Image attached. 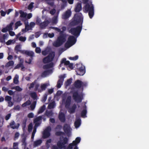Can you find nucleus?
Listing matches in <instances>:
<instances>
[{"instance_id":"nucleus-61","label":"nucleus","mask_w":149,"mask_h":149,"mask_svg":"<svg viewBox=\"0 0 149 149\" xmlns=\"http://www.w3.org/2000/svg\"><path fill=\"white\" fill-rule=\"evenodd\" d=\"M20 107L18 105L14 106L13 108L14 110L18 111H19L20 110Z\"/></svg>"},{"instance_id":"nucleus-56","label":"nucleus","mask_w":149,"mask_h":149,"mask_svg":"<svg viewBox=\"0 0 149 149\" xmlns=\"http://www.w3.org/2000/svg\"><path fill=\"white\" fill-rule=\"evenodd\" d=\"M22 65V62H21V63H19L17 64L15 67L14 69H18L19 68H20L21 65Z\"/></svg>"},{"instance_id":"nucleus-58","label":"nucleus","mask_w":149,"mask_h":149,"mask_svg":"<svg viewBox=\"0 0 149 149\" xmlns=\"http://www.w3.org/2000/svg\"><path fill=\"white\" fill-rule=\"evenodd\" d=\"M66 5H67L66 3H63L61 4V9H64L65 8V7H66Z\"/></svg>"},{"instance_id":"nucleus-2","label":"nucleus","mask_w":149,"mask_h":149,"mask_svg":"<svg viewBox=\"0 0 149 149\" xmlns=\"http://www.w3.org/2000/svg\"><path fill=\"white\" fill-rule=\"evenodd\" d=\"M60 35L58 37L56 40L53 43V45L55 47H58L61 46L66 41L65 37L63 34V31L59 32Z\"/></svg>"},{"instance_id":"nucleus-54","label":"nucleus","mask_w":149,"mask_h":149,"mask_svg":"<svg viewBox=\"0 0 149 149\" xmlns=\"http://www.w3.org/2000/svg\"><path fill=\"white\" fill-rule=\"evenodd\" d=\"M33 128V126L31 123H30L28 126V131L29 132H31Z\"/></svg>"},{"instance_id":"nucleus-33","label":"nucleus","mask_w":149,"mask_h":149,"mask_svg":"<svg viewBox=\"0 0 149 149\" xmlns=\"http://www.w3.org/2000/svg\"><path fill=\"white\" fill-rule=\"evenodd\" d=\"M42 142V141L41 139L37 140L34 142V146H37L40 145Z\"/></svg>"},{"instance_id":"nucleus-21","label":"nucleus","mask_w":149,"mask_h":149,"mask_svg":"<svg viewBox=\"0 0 149 149\" xmlns=\"http://www.w3.org/2000/svg\"><path fill=\"white\" fill-rule=\"evenodd\" d=\"M68 41L73 45L76 42V39L74 36H70L68 38Z\"/></svg>"},{"instance_id":"nucleus-42","label":"nucleus","mask_w":149,"mask_h":149,"mask_svg":"<svg viewBox=\"0 0 149 149\" xmlns=\"http://www.w3.org/2000/svg\"><path fill=\"white\" fill-rule=\"evenodd\" d=\"M36 104V101H34L30 105V108L31 110H33L35 108Z\"/></svg>"},{"instance_id":"nucleus-60","label":"nucleus","mask_w":149,"mask_h":149,"mask_svg":"<svg viewBox=\"0 0 149 149\" xmlns=\"http://www.w3.org/2000/svg\"><path fill=\"white\" fill-rule=\"evenodd\" d=\"M11 116L10 113H8L5 116V119L6 120H7L9 119Z\"/></svg>"},{"instance_id":"nucleus-4","label":"nucleus","mask_w":149,"mask_h":149,"mask_svg":"<svg viewBox=\"0 0 149 149\" xmlns=\"http://www.w3.org/2000/svg\"><path fill=\"white\" fill-rule=\"evenodd\" d=\"M62 138H63V140H61V136L60 138V140L57 143V146L60 149H65L66 148L65 145L68 143V139L66 137H63L62 136Z\"/></svg>"},{"instance_id":"nucleus-22","label":"nucleus","mask_w":149,"mask_h":149,"mask_svg":"<svg viewBox=\"0 0 149 149\" xmlns=\"http://www.w3.org/2000/svg\"><path fill=\"white\" fill-rule=\"evenodd\" d=\"M49 24V22L48 20L42 22H41L39 25L41 29H43L45 28Z\"/></svg>"},{"instance_id":"nucleus-37","label":"nucleus","mask_w":149,"mask_h":149,"mask_svg":"<svg viewBox=\"0 0 149 149\" xmlns=\"http://www.w3.org/2000/svg\"><path fill=\"white\" fill-rule=\"evenodd\" d=\"M72 78H70L69 79H68L65 83V86H67L70 85L72 83Z\"/></svg>"},{"instance_id":"nucleus-14","label":"nucleus","mask_w":149,"mask_h":149,"mask_svg":"<svg viewBox=\"0 0 149 149\" xmlns=\"http://www.w3.org/2000/svg\"><path fill=\"white\" fill-rule=\"evenodd\" d=\"M19 123L16 124L14 120H12L10 123V127L13 129H18L19 126Z\"/></svg>"},{"instance_id":"nucleus-13","label":"nucleus","mask_w":149,"mask_h":149,"mask_svg":"<svg viewBox=\"0 0 149 149\" xmlns=\"http://www.w3.org/2000/svg\"><path fill=\"white\" fill-rule=\"evenodd\" d=\"M13 24V22H11L9 25H8L6 26L3 28L1 30V31L3 33L6 32L8 30H13L12 26Z\"/></svg>"},{"instance_id":"nucleus-62","label":"nucleus","mask_w":149,"mask_h":149,"mask_svg":"<svg viewBox=\"0 0 149 149\" xmlns=\"http://www.w3.org/2000/svg\"><path fill=\"white\" fill-rule=\"evenodd\" d=\"M36 24L39 25L41 23V20L40 18H37L36 20Z\"/></svg>"},{"instance_id":"nucleus-40","label":"nucleus","mask_w":149,"mask_h":149,"mask_svg":"<svg viewBox=\"0 0 149 149\" xmlns=\"http://www.w3.org/2000/svg\"><path fill=\"white\" fill-rule=\"evenodd\" d=\"M22 24L21 22L20 21H18L16 22L15 24V29H17L19 26H20L22 25Z\"/></svg>"},{"instance_id":"nucleus-26","label":"nucleus","mask_w":149,"mask_h":149,"mask_svg":"<svg viewBox=\"0 0 149 149\" xmlns=\"http://www.w3.org/2000/svg\"><path fill=\"white\" fill-rule=\"evenodd\" d=\"M22 54H25L31 57L33 56L34 55V53L33 52L29 51L27 50H24L23 53Z\"/></svg>"},{"instance_id":"nucleus-16","label":"nucleus","mask_w":149,"mask_h":149,"mask_svg":"<svg viewBox=\"0 0 149 149\" xmlns=\"http://www.w3.org/2000/svg\"><path fill=\"white\" fill-rule=\"evenodd\" d=\"M71 102V97L70 96L68 97L65 103V107L66 108H69Z\"/></svg>"},{"instance_id":"nucleus-23","label":"nucleus","mask_w":149,"mask_h":149,"mask_svg":"<svg viewBox=\"0 0 149 149\" xmlns=\"http://www.w3.org/2000/svg\"><path fill=\"white\" fill-rule=\"evenodd\" d=\"M21 47L20 45H16L15 48V50L16 52V53L18 54V52H19L21 54L23 53V51L21 50Z\"/></svg>"},{"instance_id":"nucleus-12","label":"nucleus","mask_w":149,"mask_h":149,"mask_svg":"<svg viewBox=\"0 0 149 149\" xmlns=\"http://www.w3.org/2000/svg\"><path fill=\"white\" fill-rule=\"evenodd\" d=\"M63 130L68 136L70 135V127L69 125L67 124H65L63 125Z\"/></svg>"},{"instance_id":"nucleus-30","label":"nucleus","mask_w":149,"mask_h":149,"mask_svg":"<svg viewBox=\"0 0 149 149\" xmlns=\"http://www.w3.org/2000/svg\"><path fill=\"white\" fill-rule=\"evenodd\" d=\"M30 95L31 97L34 100L37 99L38 96L35 92H33L30 93Z\"/></svg>"},{"instance_id":"nucleus-34","label":"nucleus","mask_w":149,"mask_h":149,"mask_svg":"<svg viewBox=\"0 0 149 149\" xmlns=\"http://www.w3.org/2000/svg\"><path fill=\"white\" fill-rule=\"evenodd\" d=\"M45 109V105H43L39 109L38 111V113L40 114L42 113Z\"/></svg>"},{"instance_id":"nucleus-3","label":"nucleus","mask_w":149,"mask_h":149,"mask_svg":"<svg viewBox=\"0 0 149 149\" xmlns=\"http://www.w3.org/2000/svg\"><path fill=\"white\" fill-rule=\"evenodd\" d=\"M84 9L86 13L88 12L90 18H92L94 14V7L92 2L87 3L84 6Z\"/></svg>"},{"instance_id":"nucleus-8","label":"nucleus","mask_w":149,"mask_h":149,"mask_svg":"<svg viewBox=\"0 0 149 149\" xmlns=\"http://www.w3.org/2000/svg\"><path fill=\"white\" fill-rule=\"evenodd\" d=\"M72 98L75 101L77 102H81L83 99V96L82 95H79L77 91L73 93Z\"/></svg>"},{"instance_id":"nucleus-19","label":"nucleus","mask_w":149,"mask_h":149,"mask_svg":"<svg viewBox=\"0 0 149 149\" xmlns=\"http://www.w3.org/2000/svg\"><path fill=\"white\" fill-rule=\"evenodd\" d=\"M58 118L61 122L64 123L65 121V115L63 112H61L59 113L58 116Z\"/></svg>"},{"instance_id":"nucleus-29","label":"nucleus","mask_w":149,"mask_h":149,"mask_svg":"<svg viewBox=\"0 0 149 149\" xmlns=\"http://www.w3.org/2000/svg\"><path fill=\"white\" fill-rule=\"evenodd\" d=\"M81 124V120L79 118L77 119L75 122L74 123L75 127L77 128L79 127Z\"/></svg>"},{"instance_id":"nucleus-64","label":"nucleus","mask_w":149,"mask_h":149,"mask_svg":"<svg viewBox=\"0 0 149 149\" xmlns=\"http://www.w3.org/2000/svg\"><path fill=\"white\" fill-rule=\"evenodd\" d=\"M8 102V106L9 107H12L14 104V103L13 102H11V101Z\"/></svg>"},{"instance_id":"nucleus-10","label":"nucleus","mask_w":149,"mask_h":149,"mask_svg":"<svg viewBox=\"0 0 149 149\" xmlns=\"http://www.w3.org/2000/svg\"><path fill=\"white\" fill-rule=\"evenodd\" d=\"M51 129L50 127H48L44 131L42 134V137L46 139L49 137L50 135V132Z\"/></svg>"},{"instance_id":"nucleus-59","label":"nucleus","mask_w":149,"mask_h":149,"mask_svg":"<svg viewBox=\"0 0 149 149\" xmlns=\"http://www.w3.org/2000/svg\"><path fill=\"white\" fill-rule=\"evenodd\" d=\"M26 39V38L25 37L21 36L19 38V40L23 42L25 41Z\"/></svg>"},{"instance_id":"nucleus-49","label":"nucleus","mask_w":149,"mask_h":149,"mask_svg":"<svg viewBox=\"0 0 149 149\" xmlns=\"http://www.w3.org/2000/svg\"><path fill=\"white\" fill-rule=\"evenodd\" d=\"M28 27H30L29 26V25L28 24H26L25 26V29H22V32H26L27 31V29L28 28Z\"/></svg>"},{"instance_id":"nucleus-25","label":"nucleus","mask_w":149,"mask_h":149,"mask_svg":"<svg viewBox=\"0 0 149 149\" xmlns=\"http://www.w3.org/2000/svg\"><path fill=\"white\" fill-rule=\"evenodd\" d=\"M52 72V70H51L44 71L42 73L41 76L42 77H45L49 74V73Z\"/></svg>"},{"instance_id":"nucleus-24","label":"nucleus","mask_w":149,"mask_h":149,"mask_svg":"<svg viewBox=\"0 0 149 149\" xmlns=\"http://www.w3.org/2000/svg\"><path fill=\"white\" fill-rule=\"evenodd\" d=\"M54 66V63L51 62L49 64H45L43 66V68L44 69H47L52 68Z\"/></svg>"},{"instance_id":"nucleus-27","label":"nucleus","mask_w":149,"mask_h":149,"mask_svg":"<svg viewBox=\"0 0 149 149\" xmlns=\"http://www.w3.org/2000/svg\"><path fill=\"white\" fill-rule=\"evenodd\" d=\"M22 139L21 141V142L22 143V145L25 146L26 145V136L24 134L22 135Z\"/></svg>"},{"instance_id":"nucleus-41","label":"nucleus","mask_w":149,"mask_h":149,"mask_svg":"<svg viewBox=\"0 0 149 149\" xmlns=\"http://www.w3.org/2000/svg\"><path fill=\"white\" fill-rule=\"evenodd\" d=\"M58 15H55L52 19V23L54 24H56L57 22Z\"/></svg>"},{"instance_id":"nucleus-45","label":"nucleus","mask_w":149,"mask_h":149,"mask_svg":"<svg viewBox=\"0 0 149 149\" xmlns=\"http://www.w3.org/2000/svg\"><path fill=\"white\" fill-rule=\"evenodd\" d=\"M35 23L34 22H31L30 23L29 26L30 27H28L27 31H29L32 28H33L34 27L35 25Z\"/></svg>"},{"instance_id":"nucleus-35","label":"nucleus","mask_w":149,"mask_h":149,"mask_svg":"<svg viewBox=\"0 0 149 149\" xmlns=\"http://www.w3.org/2000/svg\"><path fill=\"white\" fill-rule=\"evenodd\" d=\"M8 36V33L3 34V38H0V41L1 42H3L7 38Z\"/></svg>"},{"instance_id":"nucleus-18","label":"nucleus","mask_w":149,"mask_h":149,"mask_svg":"<svg viewBox=\"0 0 149 149\" xmlns=\"http://www.w3.org/2000/svg\"><path fill=\"white\" fill-rule=\"evenodd\" d=\"M71 14V12L70 10L66 11L63 15V18L66 19L69 18Z\"/></svg>"},{"instance_id":"nucleus-5","label":"nucleus","mask_w":149,"mask_h":149,"mask_svg":"<svg viewBox=\"0 0 149 149\" xmlns=\"http://www.w3.org/2000/svg\"><path fill=\"white\" fill-rule=\"evenodd\" d=\"M55 56V53L54 51H51L48 56L42 59V62L44 64L50 63L53 60Z\"/></svg>"},{"instance_id":"nucleus-17","label":"nucleus","mask_w":149,"mask_h":149,"mask_svg":"<svg viewBox=\"0 0 149 149\" xmlns=\"http://www.w3.org/2000/svg\"><path fill=\"white\" fill-rule=\"evenodd\" d=\"M82 108H83V110L81 111V116L82 117L85 118L86 117V114L87 113L86 110V106L85 104H84L82 106Z\"/></svg>"},{"instance_id":"nucleus-55","label":"nucleus","mask_w":149,"mask_h":149,"mask_svg":"<svg viewBox=\"0 0 149 149\" xmlns=\"http://www.w3.org/2000/svg\"><path fill=\"white\" fill-rule=\"evenodd\" d=\"M33 4L34 3L33 2H31L30 3L28 7V8L29 10H31L33 8Z\"/></svg>"},{"instance_id":"nucleus-46","label":"nucleus","mask_w":149,"mask_h":149,"mask_svg":"<svg viewBox=\"0 0 149 149\" xmlns=\"http://www.w3.org/2000/svg\"><path fill=\"white\" fill-rule=\"evenodd\" d=\"M42 119V116H40L37 118H36L34 120V123L38 122L40 120H41Z\"/></svg>"},{"instance_id":"nucleus-51","label":"nucleus","mask_w":149,"mask_h":149,"mask_svg":"<svg viewBox=\"0 0 149 149\" xmlns=\"http://www.w3.org/2000/svg\"><path fill=\"white\" fill-rule=\"evenodd\" d=\"M47 85L46 84H41L40 86L41 90L42 91L45 90L47 88Z\"/></svg>"},{"instance_id":"nucleus-28","label":"nucleus","mask_w":149,"mask_h":149,"mask_svg":"<svg viewBox=\"0 0 149 149\" xmlns=\"http://www.w3.org/2000/svg\"><path fill=\"white\" fill-rule=\"evenodd\" d=\"M70 62L69 61H66V58H63L61 61V63L60 65V66H61L62 64L64 63L65 65H68L70 64Z\"/></svg>"},{"instance_id":"nucleus-44","label":"nucleus","mask_w":149,"mask_h":149,"mask_svg":"<svg viewBox=\"0 0 149 149\" xmlns=\"http://www.w3.org/2000/svg\"><path fill=\"white\" fill-rule=\"evenodd\" d=\"M55 135L56 136H60L63 135H64L65 133L64 132L61 131H58L56 132L55 133Z\"/></svg>"},{"instance_id":"nucleus-1","label":"nucleus","mask_w":149,"mask_h":149,"mask_svg":"<svg viewBox=\"0 0 149 149\" xmlns=\"http://www.w3.org/2000/svg\"><path fill=\"white\" fill-rule=\"evenodd\" d=\"M83 19L81 13H77L74 15L72 21L70 23V25L71 26H74L81 23V25H82Z\"/></svg>"},{"instance_id":"nucleus-53","label":"nucleus","mask_w":149,"mask_h":149,"mask_svg":"<svg viewBox=\"0 0 149 149\" xmlns=\"http://www.w3.org/2000/svg\"><path fill=\"white\" fill-rule=\"evenodd\" d=\"M19 136V132H16L15 134L14 139L15 140L16 139H17Z\"/></svg>"},{"instance_id":"nucleus-50","label":"nucleus","mask_w":149,"mask_h":149,"mask_svg":"<svg viewBox=\"0 0 149 149\" xmlns=\"http://www.w3.org/2000/svg\"><path fill=\"white\" fill-rule=\"evenodd\" d=\"M36 80H35L33 83L31 84L30 86L29 87V89L30 90L31 88H33L34 87L35 84L36 83Z\"/></svg>"},{"instance_id":"nucleus-47","label":"nucleus","mask_w":149,"mask_h":149,"mask_svg":"<svg viewBox=\"0 0 149 149\" xmlns=\"http://www.w3.org/2000/svg\"><path fill=\"white\" fill-rule=\"evenodd\" d=\"M70 144H72V145L73 146H75V147L74 148V149H78V147L77 146V145L78 143L75 140L73 141L72 143H70Z\"/></svg>"},{"instance_id":"nucleus-31","label":"nucleus","mask_w":149,"mask_h":149,"mask_svg":"<svg viewBox=\"0 0 149 149\" xmlns=\"http://www.w3.org/2000/svg\"><path fill=\"white\" fill-rule=\"evenodd\" d=\"M53 114V113L52 111H48L47 110L45 113V115L48 117L52 116Z\"/></svg>"},{"instance_id":"nucleus-39","label":"nucleus","mask_w":149,"mask_h":149,"mask_svg":"<svg viewBox=\"0 0 149 149\" xmlns=\"http://www.w3.org/2000/svg\"><path fill=\"white\" fill-rule=\"evenodd\" d=\"M73 45L72 43L69 42L68 40L65 44V47L66 48H69Z\"/></svg>"},{"instance_id":"nucleus-7","label":"nucleus","mask_w":149,"mask_h":149,"mask_svg":"<svg viewBox=\"0 0 149 149\" xmlns=\"http://www.w3.org/2000/svg\"><path fill=\"white\" fill-rule=\"evenodd\" d=\"M73 85L75 88H82L83 90V88L86 87L87 85V83L86 82H82L79 80H77L74 82Z\"/></svg>"},{"instance_id":"nucleus-15","label":"nucleus","mask_w":149,"mask_h":149,"mask_svg":"<svg viewBox=\"0 0 149 149\" xmlns=\"http://www.w3.org/2000/svg\"><path fill=\"white\" fill-rule=\"evenodd\" d=\"M19 13L20 14V17L22 18L21 19V20L23 22H26L27 20V19L26 18V14L24 13L22 10H20L19 11Z\"/></svg>"},{"instance_id":"nucleus-57","label":"nucleus","mask_w":149,"mask_h":149,"mask_svg":"<svg viewBox=\"0 0 149 149\" xmlns=\"http://www.w3.org/2000/svg\"><path fill=\"white\" fill-rule=\"evenodd\" d=\"M36 52L37 53H39L41 52L40 48L39 47H36L35 49Z\"/></svg>"},{"instance_id":"nucleus-38","label":"nucleus","mask_w":149,"mask_h":149,"mask_svg":"<svg viewBox=\"0 0 149 149\" xmlns=\"http://www.w3.org/2000/svg\"><path fill=\"white\" fill-rule=\"evenodd\" d=\"M11 89H15L18 91H21L22 90V89L19 86H15L12 87L11 88Z\"/></svg>"},{"instance_id":"nucleus-43","label":"nucleus","mask_w":149,"mask_h":149,"mask_svg":"<svg viewBox=\"0 0 149 149\" xmlns=\"http://www.w3.org/2000/svg\"><path fill=\"white\" fill-rule=\"evenodd\" d=\"M19 82L18 76L16 75L13 79V83L15 84H17Z\"/></svg>"},{"instance_id":"nucleus-9","label":"nucleus","mask_w":149,"mask_h":149,"mask_svg":"<svg viewBox=\"0 0 149 149\" xmlns=\"http://www.w3.org/2000/svg\"><path fill=\"white\" fill-rule=\"evenodd\" d=\"M66 75L65 74L61 75L59 76V79L58 80L57 84V87L59 88H60L63 84L64 79L66 77Z\"/></svg>"},{"instance_id":"nucleus-6","label":"nucleus","mask_w":149,"mask_h":149,"mask_svg":"<svg viewBox=\"0 0 149 149\" xmlns=\"http://www.w3.org/2000/svg\"><path fill=\"white\" fill-rule=\"evenodd\" d=\"M82 28L81 25L77 26L76 27L72 28L70 30L69 32L72 34L76 37H78L81 32Z\"/></svg>"},{"instance_id":"nucleus-52","label":"nucleus","mask_w":149,"mask_h":149,"mask_svg":"<svg viewBox=\"0 0 149 149\" xmlns=\"http://www.w3.org/2000/svg\"><path fill=\"white\" fill-rule=\"evenodd\" d=\"M11 99L12 97L8 95L6 96L5 98V100L7 102L11 101Z\"/></svg>"},{"instance_id":"nucleus-48","label":"nucleus","mask_w":149,"mask_h":149,"mask_svg":"<svg viewBox=\"0 0 149 149\" xmlns=\"http://www.w3.org/2000/svg\"><path fill=\"white\" fill-rule=\"evenodd\" d=\"M18 143L17 142H15L13 143V148H10L9 149H19L18 147Z\"/></svg>"},{"instance_id":"nucleus-36","label":"nucleus","mask_w":149,"mask_h":149,"mask_svg":"<svg viewBox=\"0 0 149 149\" xmlns=\"http://www.w3.org/2000/svg\"><path fill=\"white\" fill-rule=\"evenodd\" d=\"M14 64V62L13 61H10L7 63L5 67L8 68L10 66H13Z\"/></svg>"},{"instance_id":"nucleus-20","label":"nucleus","mask_w":149,"mask_h":149,"mask_svg":"<svg viewBox=\"0 0 149 149\" xmlns=\"http://www.w3.org/2000/svg\"><path fill=\"white\" fill-rule=\"evenodd\" d=\"M82 10L81 3H78L75 6L74 10L76 12H79Z\"/></svg>"},{"instance_id":"nucleus-11","label":"nucleus","mask_w":149,"mask_h":149,"mask_svg":"<svg viewBox=\"0 0 149 149\" xmlns=\"http://www.w3.org/2000/svg\"><path fill=\"white\" fill-rule=\"evenodd\" d=\"M77 74L81 76L83 75L85 72V68L84 66L81 65L80 67L77 68L76 70Z\"/></svg>"},{"instance_id":"nucleus-63","label":"nucleus","mask_w":149,"mask_h":149,"mask_svg":"<svg viewBox=\"0 0 149 149\" xmlns=\"http://www.w3.org/2000/svg\"><path fill=\"white\" fill-rule=\"evenodd\" d=\"M55 12L56 10L54 8L52 9L50 11V13L52 15H54Z\"/></svg>"},{"instance_id":"nucleus-32","label":"nucleus","mask_w":149,"mask_h":149,"mask_svg":"<svg viewBox=\"0 0 149 149\" xmlns=\"http://www.w3.org/2000/svg\"><path fill=\"white\" fill-rule=\"evenodd\" d=\"M76 108V106L75 104H74L70 109V113H74Z\"/></svg>"}]
</instances>
